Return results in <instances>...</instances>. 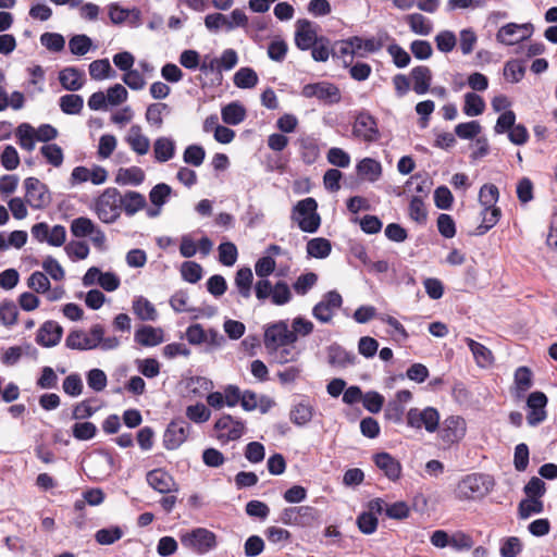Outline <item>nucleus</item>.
<instances>
[{
  "instance_id": "20",
  "label": "nucleus",
  "mask_w": 557,
  "mask_h": 557,
  "mask_svg": "<svg viewBox=\"0 0 557 557\" xmlns=\"http://www.w3.org/2000/svg\"><path fill=\"white\" fill-rule=\"evenodd\" d=\"M388 39L386 32L377 34L376 37L362 38L360 36H351L350 45L356 49L358 57H364L367 53H373L381 50Z\"/></svg>"
},
{
  "instance_id": "40",
  "label": "nucleus",
  "mask_w": 557,
  "mask_h": 557,
  "mask_svg": "<svg viewBox=\"0 0 557 557\" xmlns=\"http://www.w3.org/2000/svg\"><path fill=\"white\" fill-rule=\"evenodd\" d=\"M133 311L143 321H154L158 315L154 306L144 297L133 301Z\"/></svg>"
},
{
  "instance_id": "27",
  "label": "nucleus",
  "mask_w": 557,
  "mask_h": 557,
  "mask_svg": "<svg viewBox=\"0 0 557 557\" xmlns=\"http://www.w3.org/2000/svg\"><path fill=\"white\" fill-rule=\"evenodd\" d=\"M482 222L475 230V235H484L486 234L492 227H494L500 216H502V210L499 207H485L483 208L482 212Z\"/></svg>"
},
{
  "instance_id": "54",
  "label": "nucleus",
  "mask_w": 557,
  "mask_h": 557,
  "mask_svg": "<svg viewBox=\"0 0 557 557\" xmlns=\"http://www.w3.org/2000/svg\"><path fill=\"white\" fill-rule=\"evenodd\" d=\"M185 413H186V417L195 423H205L211 417L210 409L201 403H197L196 405L188 406L186 408Z\"/></svg>"
},
{
  "instance_id": "16",
  "label": "nucleus",
  "mask_w": 557,
  "mask_h": 557,
  "mask_svg": "<svg viewBox=\"0 0 557 557\" xmlns=\"http://www.w3.org/2000/svg\"><path fill=\"white\" fill-rule=\"evenodd\" d=\"M547 396L540 391L532 392L527 399L528 414L527 421L531 426L539 425L547 418L546 405Z\"/></svg>"
},
{
  "instance_id": "9",
  "label": "nucleus",
  "mask_w": 557,
  "mask_h": 557,
  "mask_svg": "<svg viewBox=\"0 0 557 557\" xmlns=\"http://www.w3.org/2000/svg\"><path fill=\"white\" fill-rule=\"evenodd\" d=\"M25 202L33 209H45L51 202L50 191L46 184L37 177H27L24 181Z\"/></svg>"
},
{
  "instance_id": "33",
  "label": "nucleus",
  "mask_w": 557,
  "mask_h": 557,
  "mask_svg": "<svg viewBox=\"0 0 557 557\" xmlns=\"http://www.w3.org/2000/svg\"><path fill=\"white\" fill-rule=\"evenodd\" d=\"M515 388L517 396L521 397L533 385V373L529 367L521 366L516 369L513 375Z\"/></svg>"
},
{
  "instance_id": "52",
  "label": "nucleus",
  "mask_w": 557,
  "mask_h": 557,
  "mask_svg": "<svg viewBox=\"0 0 557 557\" xmlns=\"http://www.w3.org/2000/svg\"><path fill=\"white\" fill-rule=\"evenodd\" d=\"M206 158V150L200 145H189L186 147L183 153V160L185 163L200 166Z\"/></svg>"
},
{
  "instance_id": "58",
  "label": "nucleus",
  "mask_w": 557,
  "mask_h": 557,
  "mask_svg": "<svg viewBox=\"0 0 557 557\" xmlns=\"http://www.w3.org/2000/svg\"><path fill=\"white\" fill-rule=\"evenodd\" d=\"M95 225L92 221L85 216L76 218L71 223V232L75 237H85L92 234Z\"/></svg>"
},
{
  "instance_id": "48",
  "label": "nucleus",
  "mask_w": 557,
  "mask_h": 557,
  "mask_svg": "<svg viewBox=\"0 0 557 557\" xmlns=\"http://www.w3.org/2000/svg\"><path fill=\"white\" fill-rule=\"evenodd\" d=\"M170 108L164 102L151 103L146 110V120L149 124L161 127L163 124V113L169 112Z\"/></svg>"
},
{
  "instance_id": "35",
  "label": "nucleus",
  "mask_w": 557,
  "mask_h": 557,
  "mask_svg": "<svg viewBox=\"0 0 557 557\" xmlns=\"http://www.w3.org/2000/svg\"><path fill=\"white\" fill-rule=\"evenodd\" d=\"M221 115L225 124L237 125L245 120L246 109L237 102H231L222 108Z\"/></svg>"
},
{
  "instance_id": "50",
  "label": "nucleus",
  "mask_w": 557,
  "mask_h": 557,
  "mask_svg": "<svg viewBox=\"0 0 557 557\" xmlns=\"http://www.w3.org/2000/svg\"><path fill=\"white\" fill-rule=\"evenodd\" d=\"M544 509L542 500L535 497H528L522 499L518 507L519 517L527 519L533 513H541Z\"/></svg>"
},
{
  "instance_id": "21",
  "label": "nucleus",
  "mask_w": 557,
  "mask_h": 557,
  "mask_svg": "<svg viewBox=\"0 0 557 557\" xmlns=\"http://www.w3.org/2000/svg\"><path fill=\"white\" fill-rule=\"evenodd\" d=\"M59 82L64 89L76 91L85 84V73L76 67L69 66L59 72Z\"/></svg>"
},
{
  "instance_id": "46",
  "label": "nucleus",
  "mask_w": 557,
  "mask_h": 557,
  "mask_svg": "<svg viewBox=\"0 0 557 557\" xmlns=\"http://www.w3.org/2000/svg\"><path fill=\"white\" fill-rule=\"evenodd\" d=\"M525 74V65L521 60H509L504 66V76L510 83H519Z\"/></svg>"
},
{
  "instance_id": "5",
  "label": "nucleus",
  "mask_w": 557,
  "mask_h": 557,
  "mask_svg": "<svg viewBox=\"0 0 557 557\" xmlns=\"http://www.w3.org/2000/svg\"><path fill=\"white\" fill-rule=\"evenodd\" d=\"M104 335V329L101 324H94L89 333L83 330L71 331L65 338V346L75 350H91L100 345Z\"/></svg>"
},
{
  "instance_id": "32",
  "label": "nucleus",
  "mask_w": 557,
  "mask_h": 557,
  "mask_svg": "<svg viewBox=\"0 0 557 557\" xmlns=\"http://www.w3.org/2000/svg\"><path fill=\"white\" fill-rule=\"evenodd\" d=\"M162 333L149 325L141 326L135 332V342L141 346H157L162 343Z\"/></svg>"
},
{
  "instance_id": "55",
  "label": "nucleus",
  "mask_w": 557,
  "mask_h": 557,
  "mask_svg": "<svg viewBox=\"0 0 557 557\" xmlns=\"http://www.w3.org/2000/svg\"><path fill=\"white\" fill-rule=\"evenodd\" d=\"M219 261L225 267H232L238 257L237 247L231 242L220 244Z\"/></svg>"
},
{
  "instance_id": "29",
  "label": "nucleus",
  "mask_w": 557,
  "mask_h": 557,
  "mask_svg": "<svg viewBox=\"0 0 557 557\" xmlns=\"http://www.w3.org/2000/svg\"><path fill=\"white\" fill-rule=\"evenodd\" d=\"M126 141L132 150L140 156L146 154L149 151V139L141 134L139 125H133L131 127Z\"/></svg>"
},
{
  "instance_id": "37",
  "label": "nucleus",
  "mask_w": 557,
  "mask_h": 557,
  "mask_svg": "<svg viewBox=\"0 0 557 557\" xmlns=\"http://www.w3.org/2000/svg\"><path fill=\"white\" fill-rule=\"evenodd\" d=\"M465 103L462 111L468 116L481 115L485 110L484 99L475 92H467L465 95Z\"/></svg>"
},
{
  "instance_id": "45",
  "label": "nucleus",
  "mask_w": 557,
  "mask_h": 557,
  "mask_svg": "<svg viewBox=\"0 0 557 557\" xmlns=\"http://www.w3.org/2000/svg\"><path fill=\"white\" fill-rule=\"evenodd\" d=\"M234 84L243 89L252 88L258 84V75L251 67H240L234 75Z\"/></svg>"
},
{
  "instance_id": "42",
  "label": "nucleus",
  "mask_w": 557,
  "mask_h": 557,
  "mask_svg": "<svg viewBox=\"0 0 557 557\" xmlns=\"http://www.w3.org/2000/svg\"><path fill=\"white\" fill-rule=\"evenodd\" d=\"M409 218L420 225H424L428 221V210L423 199L419 196H413L408 207Z\"/></svg>"
},
{
  "instance_id": "19",
  "label": "nucleus",
  "mask_w": 557,
  "mask_h": 557,
  "mask_svg": "<svg viewBox=\"0 0 557 557\" xmlns=\"http://www.w3.org/2000/svg\"><path fill=\"white\" fill-rule=\"evenodd\" d=\"M63 335V327L55 321L49 320L42 323L36 334V343L42 347L57 346Z\"/></svg>"
},
{
  "instance_id": "47",
  "label": "nucleus",
  "mask_w": 557,
  "mask_h": 557,
  "mask_svg": "<svg viewBox=\"0 0 557 557\" xmlns=\"http://www.w3.org/2000/svg\"><path fill=\"white\" fill-rule=\"evenodd\" d=\"M20 146L25 150H33L35 147L36 132L35 128L27 124H21L16 129Z\"/></svg>"
},
{
  "instance_id": "25",
  "label": "nucleus",
  "mask_w": 557,
  "mask_h": 557,
  "mask_svg": "<svg viewBox=\"0 0 557 557\" xmlns=\"http://www.w3.org/2000/svg\"><path fill=\"white\" fill-rule=\"evenodd\" d=\"M147 206L146 198L143 194L128 190L123 196L121 195V211L124 210L128 216L134 215Z\"/></svg>"
},
{
  "instance_id": "1",
  "label": "nucleus",
  "mask_w": 557,
  "mask_h": 557,
  "mask_svg": "<svg viewBox=\"0 0 557 557\" xmlns=\"http://www.w3.org/2000/svg\"><path fill=\"white\" fill-rule=\"evenodd\" d=\"M495 486L493 476L473 472L462 475L454 484L451 495L459 503H474L484 499Z\"/></svg>"
},
{
  "instance_id": "17",
  "label": "nucleus",
  "mask_w": 557,
  "mask_h": 557,
  "mask_svg": "<svg viewBox=\"0 0 557 557\" xmlns=\"http://www.w3.org/2000/svg\"><path fill=\"white\" fill-rule=\"evenodd\" d=\"M190 425L184 420L172 421L164 431L163 444L169 450L177 449L187 438Z\"/></svg>"
},
{
  "instance_id": "4",
  "label": "nucleus",
  "mask_w": 557,
  "mask_h": 557,
  "mask_svg": "<svg viewBox=\"0 0 557 557\" xmlns=\"http://www.w3.org/2000/svg\"><path fill=\"white\" fill-rule=\"evenodd\" d=\"M96 213L100 221L114 223L121 215V194L114 187H109L96 200Z\"/></svg>"
},
{
  "instance_id": "13",
  "label": "nucleus",
  "mask_w": 557,
  "mask_h": 557,
  "mask_svg": "<svg viewBox=\"0 0 557 557\" xmlns=\"http://www.w3.org/2000/svg\"><path fill=\"white\" fill-rule=\"evenodd\" d=\"M343 305V298L337 290L325 293L322 299L313 307L312 315L322 323H329Z\"/></svg>"
},
{
  "instance_id": "38",
  "label": "nucleus",
  "mask_w": 557,
  "mask_h": 557,
  "mask_svg": "<svg viewBox=\"0 0 557 557\" xmlns=\"http://www.w3.org/2000/svg\"><path fill=\"white\" fill-rule=\"evenodd\" d=\"M332 250L331 242L323 237H315L307 243V253L317 259L326 258Z\"/></svg>"
},
{
  "instance_id": "56",
  "label": "nucleus",
  "mask_w": 557,
  "mask_h": 557,
  "mask_svg": "<svg viewBox=\"0 0 557 557\" xmlns=\"http://www.w3.org/2000/svg\"><path fill=\"white\" fill-rule=\"evenodd\" d=\"M482 132V126L478 121L459 123L455 127V134L461 139H473Z\"/></svg>"
},
{
  "instance_id": "28",
  "label": "nucleus",
  "mask_w": 557,
  "mask_h": 557,
  "mask_svg": "<svg viewBox=\"0 0 557 557\" xmlns=\"http://www.w3.org/2000/svg\"><path fill=\"white\" fill-rule=\"evenodd\" d=\"M153 153L158 162L171 160L175 154V143L169 137H159L153 144Z\"/></svg>"
},
{
  "instance_id": "49",
  "label": "nucleus",
  "mask_w": 557,
  "mask_h": 557,
  "mask_svg": "<svg viewBox=\"0 0 557 557\" xmlns=\"http://www.w3.org/2000/svg\"><path fill=\"white\" fill-rule=\"evenodd\" d=\"M499 198L498 187L494 184H484L479 191V202L483 208L494 207Z\"/></svg>"
},
{
  "instance_id": "15",
  "label": "nucleus",
  "mask_w": 557,
  "mask_h": 557,
  "mask_svg": "<svg viewBox=\"0 0 557 557\" xmlns=\"http://www.w3.org/2000/svg\"><path fill=\"white\" fill-rule=\"evenodd\" d=\"M301 95L306 98H317L326 103L341 101L338 87L327 82L307 84L302 87Z\"/></svg>"
},
{
  "instance_id": "64",
  "label": "nucleus",
  "mask_w": 557,
  "mask_h": 557,
  "mask_svg": "<svg viewBox=\"0 0 557 557\" xmlns=\"http://www.w3.org/2000/svg\"><path fill=\"white\" fill-rule=\"evenodd\" d=\"M27 285L35 293L44 294L50 289V281L47 275L40 271L32 273L28 277Z\"/></svg>"
},
{
  "instance_id": "26",
  "label": "nucleus",
  "mask_w": 557,
  "mask_h": 557,
  "mask_svg": "<svg viewBox=\"0 0 557 557\" xmlns=\"http://www.w3.org/2000/svg\"><path fill=\"white\" fill-rule=\"evenodd\" d=\"M375 465L392 481L399 479L401 466L392 455H374Z\"/></svg>"
},
{
  "instance_id": "36",
  "label": "nucleus",
  "mask_w": 557,
  "mask_h": 557,
  "mask_svg": "<svg viewBox=\"0 0 557 557\" xmlns=\"http://www.w3.org/2000/svg\"><path fill=\"white\" fill-rule=\"evenodd\" d=\"M253 274L250 268L244 267L237 270L235 275V285L238 293L244 298H249L251 294Z\"/></svg>"
},
{
  "instance_id": "62",
  "label": "nucleus",
  "mask_w": 557,
  "mask_h": 557,
  "mask_svg": "<svg viewBox=\"0 0 557 557\" xmlns=\"http://www.w3.org/2000/svg\"><path fill=\"white\" fill-rule=\"evenodd\" d=\"M40 42L52 52H60L65 46L64 37L58 33H44L40 36Z\"/></svg>"
},
{
  "instance_id": "53",
  "label": "nucleus",
  "mask_w": 557,
  "mask_h": 557,
  "mask_svg": "<svg viewBox=\"0 0 557 557\" xmlns=\"http://www.w3.org/2000/svg\"><path fill=\"white\" fill-rule=\"evenodd\" d=\"M112 67L108 59L95 60L89 64V74L92 79L102 81L111 76Z\"/></svg>"
},
{
  "instance_id": "61",
  "label": "nucleus",
  "mask_w": 557,
  "mask_h": 557,
  "mask_svg": "<svg viewBox=\"0 0 557 557\" xmlns=\"http://www.w3.org/2000/svg\"><path fill=\"white\" fill-rule=\"evenodd\" d=\"M292 299V293L289 289V286L287 283L283 281L276 282L274 285L272 295H271V301L272 304L276 306H283L287 302H289Z\"/></svg>"
},
{
  "instance_id": "44",
  "label": "nucleus",
  "mask_w": 557,
  "mask_h": 557,
  "mask_svg": "<svg viewBox=\"0 0 557 557\" xmlns=\"http://www.w3.org/2000/svg\"><path fill=\"white\" fill-rule=\"evenodd\" d=\"M407 23L410 29L418 35L426 36L432 32V23L420 13H412L407 16Z\"/></svg>"
},
{
  "instance_id": "39",
  "label": "nucleus",
  "mask_w": 557,
  "mask_h": 557,
  "mask_svg": "<svg viewBox=\"0 0 557 557\" xmlns=\"http://www.w3.org/2000/svg\"><path fill=\"white\" fill-rule=\"evenodd\" d=\"M309 50L315 62H326L332 55L333 45L329 37L320 36L319 40Z\"/></svg>"
},
{
  "instance_id": "2",
  "label": "nucleus",
  "mask_w": 557,
  "mask_h": 557,
  "mask_svg": "<svg viewBox=\"0 0 557 557\" xmlns=\"http://www.w3.org/2000/svg\"><path fill=\"white\" fill-rule=\"evenodd\" d=\"M247 431L246 422L228 413L221 414L213 424L212 436L221 444L226 445L238 441Z\"/></svg>"
},
{
  "instance_id": "12",
  "label": "nucleus",
  "mask_w": 557,
  "mask_h": 557,
  "mask_svg": "<svg viewBox=\"0 0 557 557\" xmlns=\"http://www.w3.org/2000/svg\"><path fill=\"white\" fill-rule=\"evenodd\" d=\"M407 423L416 429L423 426L428 432H434L438 428L440 413L433 407H426L422 410L411 408L407 412Z\"/></svg>"
},
{
  "instance_id": "14",
  "label": "nucleus",
  "mask_w": 557,
  "mask_h": 557,
  "mask_svg": "<svg viewBox=\"0 0 557 557\" xmlns=\"http://www.w3.org/2000/svg\"><path fill=\"white\" fill-rule=\"evenodd\" d=\"M467 431V423L463 418L459 416H450L446 418L440 428V438L443 444L448 447L455 443L460 442Z\"/></svg>"
},
{
  "instance_id": "18",
  "label": "nucleus",
  "mask_w": 557,
  "mask_h": 557,
  "mask_svg": "<svg viewBox=\"0 0 557 557\" xmlns=\"http://www.w3.org/2000/svg\"><path fill=\"white\" fill-rule=\"evenodd\" d=\"M297 341L294 332H290L285 322H278L269 326L264 332V344L269 347L286 346Z\"/></svg>"
},
{
  "instance_id": "22",
  "label": "nucleus",
  "mask_w": 557,
  "mask_h": 557,
  "mask_svg": "<svg viewBox=\"0 0 557 557\" xmlns=\"http://www.w3.org/2000/svg\"><path fill=\"white\" fill-rule=\"evenodd\" d=\"M412 89L418 95H424L430 90L432 72L425 65H418L410 72Z\"/></svg>"
},
{
  "instance_id": "3",
  "label": "nucleus",
  "mask_w": 557,
  "mask_h": 557,
  "mask_svg": "<svg viewBox=\"0 0 557 557\" xmlns=\"http://www.w3.org/2000/svg\"><path fill=\"white\" fill-rule=\"evenodd\" d=\"M317 209L318 202L312 197L299 200L294 207L292 218L298 223L302 232L314 233L320 227L321 218Z\"/></svg>"
},
{
  "instance_id": "7",
  "label": "nucleus",
  "mask_w": 557,
  "mask_h": 557,
  "mask_svg": "<svg viewBox=\"0 0 557 557\" xmlns=\"http://www.w3.org/2000/svg\"><path fill=\"white\" fill-rule=\"evenodd\" d=\"M351 133L354 138L366 144L375 143L381 138L376 119L366 111L355 117Z\"/></svg>"
},
{
  "instance_id": "23",
  "label": "nucleus",
  "mask_w": 557,
  "mask_h": 557,
  "mask_svg": "<svg viewBox=\"0 0 557 557\" xmlns=\"http://www.w3.org/2000/svg\"><path fill=\"white\" fill-rule=\"evenodd\" d=\"M327 360L332 367L344 369L355 364L356 356L342 346L333 344L327 348Z\"/></svg>"
},
{
  "instance_id": "10",
  "label": "nucleus",
  "mask_w": 557,
  "mask_h": 557,
  "mask_svg": "<svg viewBox=\"0 0 557 557\" xmlns=\"http://www.w3.org/2000/svg\"><path fill=\"white\" fill-rule=\"evenodd\" d=\"M532 33L533 25L531 23H508L498 29L496 40L505 46H513L530 38Z\"/></svg>"
},
{
  "instance_id": "6",
  "label": "nucleus",
  "mask_w": 557,
  "mask_h": 557,
  "mask_svg": "<svg viewBox=\"0 0 557 557\" xmlns=\"http://www.w3.org/2000/svg\"><path fill=\"white\" fill-rule=\"evenodd\" d=\"M181 542L183 546L197 554H206L215 548L216 535L206 528H196L181 534Z\"/></svg>"
},
{
  "instance_id": "43",
  "label": "nucleus",
  "mask_w": 557,
  "mask_h": 557,
  "mask_svg": "<svg viewBox=\"0 0 557 557\" xmlns=\"http://www.w3.org/2000/svg\"><path fill=\"white\" fill-rule=\"evenodd\" d=\"M290 420L297 425H305L313 416V408L309 403H299L290 410Z\"/></svg>"
},
{
  "instance_id": "59",
  "label": "nucleus",
  "mask_w": 557,
  "mask_h": 557,
  "mask_svg": "<svg viewBox=\"0 0 557 557\" xmlns=\"http://www.w3.org/2000/svg\"><path fill=\"white\" fill-rule=\"evenodd\" d=\"M91 46L92 41L87 35H75L69 41L70 51L75 55L86 54Z\"/></svg>"
},
{
  "instance_id": "63",
  "label": "nucleus",
  "mask_w": 557,
  "mask_h": 557,
  "mask_svg": "<svg viewBox=\"0 0 557 557\" xmlns=\"http://www.w3.org/2000/svg\"><path fill=\"white\" fill-rule=\"evenodd\" d=\"M318 275L313 272L301 274L293 284L294 290L298 295H306L317 283Z\"/></svg>"
},
{
  "instance_id": "8",
  "label": "nucleus",
  "mask_w": 557,
  "mask_h": 557,
  "mask_svg": "<svg viewBox=\"0 0 557 557\" xmlns=\"http://www.w3.org/2000/svg\"><path fill=\"white\" fill-rule=\"evenodd\" d=\"M82 468L91 480H103L114 470L112 455H86Z\"/></svg>"
},
{
  "instance_id": "51",
  "label": "nucleus",
  "mask_w": 557,
  "mask_h": 557,
  "mask_svg": "<svg viewBox=\"0 0 557 557\" xmlns=\"http://www.w3.org/2000/svg\"><path fill=\"white\" fill-rule=\"evenodd\" d=\"M18 311L12 300H4L0 304V322L5 326H12L17 322Z\"/></svg>"
},
{
  "instance_id": "34",
  "label": "nucleus",
  "mask_w": 557,
  "mask_h": 557,
  "mask_svg": "<svg viewBox=\"0 0 557 557\" xmlns=\"http://www.w3.org/2000/svg\"><path fill=\"white\" fill-rule=\"evenodd\" d=\"M358 175L370 181L375 182L382 174L381 163L372 158H364L357 164Z\"/></svg>"
},
{
  "instance_id": "24",
  "label": "nucleus",
  "mask_w": 557,
  "mask_h": 557,
  "mask_svg": "<svg viewBox=\"0 0 557 557\" xmlns=\"http://www.w3.org/2000/svg\"><path fill=\"white\" fill-rule=\"evenodd\" d=\"M148 484L159 493H171L175 483L173 478L165 471L156 469L147 474Z\"/></svg>"
},
{
  "instance_id": "11",
  "label": "nucleus",
  "mask_w": 557,
  "mask_h": 557,
  "mask_svg": "<svg viewBox=\"0 0 557 557\" xmlns=\"http://www.w3.org/2000/svg\"><path fill=\"white\" fill-rule=\"evenodd\" d=\"M319 25L307 18H299L295 23V46L301 51H308L319 40Z\"/></svg>"
},
{
  "instance_id": "30",
  "label": "nucleus",
  "mask_w": 557,
  "mask_h": 557,
  "mask_svg": "<svg viewBox=\"0 0 557 557\" xmlns=\"http://www.w3.org/2000/svg\"><path fill=\"white\" fill-rule=\"evenodd\" d=\"M145 181V172L139 166L121 168L115 182L120 185H140Z\"/></svg>"
},
{
  "instance_id": "57",
  "label": "nucleus",
  "mask_w": 557,
  "mask_h": 557,
  "mask_svg": "<svg viewBox=\"0 0 557 557\" xmlns=\"http://www.w3.org/2000/svg\"><path fill=\"white\" fill-rule=\"evenodd\" d=\"M182 277L191 284H196L202 277V267L194 261H185L181 268Z\"/></svg>"
},
{
  "instance_id": "60",
  "label": "nucleus",
  "mask_w": 557,
  "mask_h": 557,
  "mask_svg": "<svg viewBox=\"0 0 557 557\" xmlns=\"http://www.w3.org/2000/svg\"><path fill=\"white\" fill-rule=\"evenodd\" d=\"M40 152L46 158L47 162L55 168L63 163V151L57 144L44 145L40 148Z\"/></svg>"
},
{
  "instance_id": "31",
  "label": "nucleus",
  "mask_w": 557,
  "mask_h": 557,
  "mask_svg": "<svg viewBox=\"0 0 557 557\" xmlns=\"http://www.w3.org/2000/svg\"><path fill=\"white\" fill-rule=\"evenodd\" d=\"M465 341L479 367H486L492 364L494 357L492 351L486 346L470 337H467Z\"/></svg>"
},
{
  "instance_id": "41",
  "label": "nucleus",
  "mask_w": 557,
  "mask_h": 557,
  "mask_svg": "<svg viewBox=\"0 0 557 557\" xmlns=\"http://www.w3.org/2000/svg\"><path fill=\"white\" fill-rule=\"evenodd\" d=\"M59 104L65 114H79L84 107V99L81 95L67 94L60 98Z\"/></svg>"
}]
</instances>
